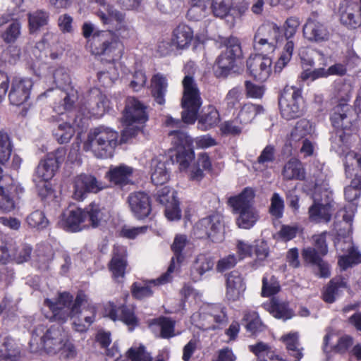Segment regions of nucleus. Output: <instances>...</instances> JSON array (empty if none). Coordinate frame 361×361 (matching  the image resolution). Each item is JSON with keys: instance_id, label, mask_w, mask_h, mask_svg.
Returning a JSON list of instances; mask_svg holds the SVG:
<instances>
[{"instance_id": "f03ea898", "label": "nucleus", "mask_w": 361, "mask_h": 361, "mask_svg": "<svg viewBox=\"0 0 361 361\" xmlns=\"http://www.w3.org/2000/svg\"><path fill=\"white\" fill-rule=\"evenodd\" d=\"M69 293H59L56 301L50 299L44 300V305L51 312V320L64 322L68 318L73 319V326L75 331H85L94 322L96 314L94 306L87 302V297L83 293H78L75 300Z\"/></svg>"}, {"instance_id": "09e8293b", "label": "nucleus", "mask_w": 361, "mask_h": 361, "mask_svg": "<svg viewBox=\"0 0 361 361\" xmlns=\"http://www.w3.org/2000/svg\"><path fill=\"white\" fill-rule=\"evenodd\" d=\"M313 132L314 128L312 123L307 119H301L296 123L291 131L290 140L295 142L299 141L312 135Z\"/></svg>"}, {"instance_id": "0eeeda50", "label": "nucleus", "mask_w": 361, "mask_h": 361, "mask_svg": "<svg viewBox=\"0 0 361 361\" xmlns=\"http://www.w3.org/2000/svg\"><path fill=\"white\" fill-rule=\"evenodd\" d=\"M68 334L60 326H51L45 330L42 324L38 325L32 332L29 348L32 353L44 350L47 353L55 354L62 348Z\"/></svg>"}, {"instance_id": "5701e85b", "label": "nucleus", "mask_w": 361, "mask_h": 361, "mask_svg": "<svg viewBox=\"0 0 361 361\" xmlns=\"http://www.w3.org/2000/svg\"><path fill=\"white\" fill-rule=\"evenodd\" d=\"M338 16L341 23L347 27L355 28L361 25V7L357 2L343 1L339 5Z\"/></svg>"}, {"instance_id": "69168bd1", "label": "nucleus", "mask_w": 361, "mask_h": 361, "mask_svg": "<svg viewBox=\"0 0 361 361\" xmlns=\"http://www.w3.org/2000/svg\"><path fill=\"white\" fill-rule=\"evenodd\" d=\"M156 324L160 328V336L164 338H169L175 336L173 320L166 317H161L157 320Z\"/></svg>"}, {"instance_id": "473e14b6", "label": "nucleus", "mask_w": 361, "mask_h": 361, "mask_svg": "<svg viewBox=\"0 0 361 361\" xmlns=\"http://www.w3.org/2000/svg\"><path fill=\"white\" fill-rule=\"evenodd\" d=\"M133 169L125 164L109 168L106 176L115 185H125L131 181Z\"/></svg>"}, {"instance_id": "72a5a7b5", "label": "nucleus", "mask_w": 361, "mask_h": 361, "mask_svg": "<svg viewBox=\"0 0 361 361\" xmlns=\"http://www.w3.org/2000/svg\"><path fill=\"white\" fill-rule=\"evenodd\" d=\"M264 112L261 105L247 102L240 106L235 115L236 121L243 126L250 124L258 114Z\"/></svg>"}, {"instance_id": "603ef678", "label": "nucleus", "mask_w": 361, "mask_h": 361, "mask_svg": "<svg viewBox=\"0 0 361 361\" xmlns=\"http://www.w3.org/2000/svg\"><path fill=\"white\" fill-rule=\"evenodd\" d=\"M20 350L12 338H7L0 350V361H17Z\"/></svg>"}, {"instance_id": "1a4fd4ad", "label": "nucleus", "mask_w": 361, "mask_h": 361, "mask_svg": "<svg viewBox=\"0 0 361 361\" xmlns=\"http://www.w3.org/2000/svg\"><path fill=\"white\" fill-rule=\"evenodd\" d=\"M53 78L56 86L63 89L57 90L56 94L60 97V99L54 103V110L63 114L72 108L77 99V92L71 86L70 75L64 68H57L53 73Z\"/></svg>"}, {"instance_id": "8fccbe9b", "label": "nucleus", "mask_w": 361, "mask_h": 361, "mask_svg": "<svg viewBox=\"0 0 361 361\" xmlns=\"http://www.w3.org/2000/svg\"><path fill=\"white\" fill-rule=\"evenodd\" d=\"M345 288L346 284L343 279H332L323 292L324 300L329 303L333 302L341 290Z\"/></svg>"}, {"instance_id": "f257e3e1", "label": "nucleus", "mask_w": 361, "mask_h": 361, "mask_svg": "<svg viewBox=\"0 0 361 361\" xmlns=\"http://www.w3.org/2000/svg\"><path fill=\"white\" fill-rule=\"evenodd\" d=\"M99 18L104 25L114 30L100 31L94 34L88 41V47L92 54L104 55L116 61L121 58L123 52V45L119 37H129L130 30L125 23L123 14L118 11L108 10V16L101 11Z\"/></svg>"}, {"instance_id": "052dcab7", "label": "nucleus", "mask_w": 361, "mask_h": 361, "mask_svg": "<svg viewBox=\"0 0 361 361\" xmlns=\"http://www.w3.org/2000/svg\"><path fill=\"white\" fill-rule=\"evenodd\" d=\"M243 319L247 322L246 329L248 331L255 334L262 331L264 326L255 312H245Z\"/></svg>"}, {"instance_id": "680f3d73", "label": "nucleus", "mask_w": 361, "mask_h": 361, "mask_svg": "<svg viewBox=\"0 0 361 361\" xmlns=\"http://www.w3.org/2000/svg\"><path fill=\"white\" fill-rule=\"evenodd\" d=\"M11 144L7 133L0 131V162H6L11 154Z\"/></svg>"}, {"instance_id": "f3484780", "label": "nucleus", "mask_w": 361, "mask_h": 361, "mask_svg": "<svg viewBox=\"0 0 361 361\" xmlns=\"http://www.w3.org/2000/svg\"><path fill=\"white\" fill-rule=\"evenodd\" d=\"M300 22L297 17H290L283 24L284 35L286 38L283 50L276 61L274 68L276 72H280L289 63L292 58L294 42L290 39L296 33Z\"/></svg>"}, {"instance_id": "c9c22d12", "label": "nucleus", "mask_w": 361, "mask_h": 361, "mask_svg": "<svg viewBox=\"0 0 361 361\" xmlns=\"http://www.w3.org/2000/svg\"><path fill=\"white\" fill-rule=\"evenodd\" d=\"M164 157L153 159L151 161V179L154 185H164L169 178V173L166 166Z\"/></svg>"}, {"instance_id": "37998d69", "label": "nucleus", "mask_w": 361, "mask_h": 361, "mask_svg": "<svg viewBox=\"0 0 361 361\" xmlns=\"http://www.w3.org/2000/svg\"><path fill=\"white\" fill-rule=\"evenodd\" d=\"M263 308L269 312L273 317L283 320H287L293 317V312L288 308V305L284 302H279L271 300L269 302L264 303Z\"/></svg>"}, {"instance_id": "13d9d810", "label": "nucleus", "mask_w": 361, "mask_h": 361, "mask_svg": "<svg viewBox=\"0 0 361 361\" xmlns=\"http://www.w3.org/2000/svg\"><path fill=\"white\" fill-rule=\"evenodd\" d=\"M20 23L18 20H13L1 32V37L6 44L14 43L20 37Z\"/></svg>"}, {"instance_id": "f8f14e48", "label": "nucleus", "mask_w": 361, "mask_h": 361, "mask_svg": "<svg viewBox=\"0 0 361 361\" xmlns=\"http://www.w3.org/2000/svg\"><path fill=\"white\" fill-rule=\"evenodd\" d=\"M282 37L281 28L276 24L271 23L262 25L254 36V49L262 54L273 53Z\"/></svg>"}, {"instance_id": "864d4df0", "label": "nucleus", "mask_w": 361, "mask_h": 361, "mask_svg": "<svg viewBox=\"0 0 361 361\" xmlns=\"http://www.w3.org/2000/svg\"><path fill=\"white\" fill-rule=\"evenodd\" d=\"M214 264V259L209 253H201L196 257L192 269L199 276H202L212 270Z\"/></svg>"}, {"instance_id": "4be33fe9", "label": "nucleus", "mask_w": 361, "mask_h": 361, "mask_svg": "<svg viewBox=\"0 0 361 361\" xmlns=\"http://www.w3.org/2000/svg\"><path fill=\"white\" fill-rule=\"evenodd\" d=\"M157 199L161 204L165 205V216L169 220L176 221L181 218L179 202L175 196L174 190L164 186L157 191Z\"/></svg>"}, {"instance_id": "c756f323", "label": "nucleus", "mask_w": 361, "mask_h": 361, "mask_svg": "<svg viewBox=\"0 0 361 361\" xmlns=\"http://www.w3.org/2000/svg\"><path fill=\"white\" fill-rule=\"evenodd\" d=\"M126 249L122 246H115L109 268L115 279L123 278L128 266Z\"/></svg>"}, {"instance_id": "393cba45", "label": "nucleus", "mask_w": 361, "mask_h": 361, "mask_svg": "<svg viewBox=\"0 0 361 361\" xmlns=\"http://www.w3.org/2000/svg\"><path fill=\"white\" fill-rule=\"evenodd\" d=\"M188 244L189 240L186 235L182 234L176 235L171 245V250L174 256L171 258L167 271L162 275V278L160 279L162 282L171 281L172 279L171 274L180 267V265L183 260L184 257L182 255V251L188 245Z\"/></svg>"}, {"instance_id": "a18cd8bd", "label": "nucleus", "mask_w": 361, "mask_h": 361, "mask_svg": "<svg viewBox=\"0 0 361 361\" xmlns=\"http://www.w3.org/2000/svg\"><path fill=\"white\" fill-rule=\"evenodd\" d=\"M220 121L219 114L215 107L209 106L198 119V128L206 131L216 126Z\"/></svg>"}, {"instance_id": "cd10ccee", "label": "nucleus", "mask_w": 361, "mask_h": 361, "mask_svg": "<svg viewBox=\"0 0 361 361\" xmlns=\"http://www.w3.org/2000/svg\"><path fill=\"white\" fill-rule=\"evenodd\" d=\"M92 99L89 103L90 109L83 118H85V124L90 117L99 118L102 116L110 108V102L106 95L102 94L97 89L91 90Z\"/></svg>"}, {"instance_id": "ddd939ff", "label": "nucleus", "mask_w": 361, "mask_h": 361, "mask_svg": "<svg viewBox=\"0 0 361 361\" xmlns=\"http://www.w3.org/2000/svg\"><path fill=\"white\" fill-rule=\"evenodd\" d=\"M226 314L224 308L218 304L204 305L200 312L191 316V322L204 329H214L218 324L226 321Z\"/></svg>"}, {"instance_id": "4d7b16f0", "label": "nucleus", "mask_w": 361, "mask_h": 361, "mask_svg": "<svg viewBox=\"0 0 361 361\" xmlns=\"http://www.w3.org/2000/svg\"><path fill=\"white\" fill-rule=\"evenodd\" d=\"M26 223L30 228L42 230L49 225V220L43 211L37 209L27 215Z\"/></svg>"}, {"instance_id": "0e129e2a", "label": "nucleus", "mask_w": 361, "mask_h": 361, "mask_svg": "<svg viewBox=\"0 0 361 361\" xmlns=\"http://www.w3.org/2000/svg\"><path fill=\"white\" fill-rule=\"evenodd\" d=\"M280 290V286L276 279L271 276L269 279L264 276L262 279V295L264 297H269L276 294Z\"/></svg>"}, {"instance_id": "412c9836", "label": "nucleus", "mask_w": 361, "mask_h": 361, "mask_svg": "<svg viewBox=\"0 0 361 361\" xmlns=\"http://www.w3.org/2000/svg\"><path fill=\"white\" fill-rule=\"evenodd\" d=\"M33 82L30 78L15 77L11 82L8 99L11 104L20 106L30 98Z\"/></svg>"}, {"instance_id": "e433bc0d", "label": "nucleus", "mask_w": 361, "mask_h": 361, "mask_svg": "<svg viewBox=\"0 0 361 361\" xmlns=\"http://www.w3.org/2000/svg\"><path fill=\"white\" fill-rule=\"evenodd\" d=\"M344 166L347 177L361 179V152H348L345 156Z\"/></svg>"}, {"instance_id": "de8ad7c7", "label": "nucleus", "mask_w": 361, "mask_h": 361, "mask_svg": "<svg viewBox=\"0 0 361 361\" xmlns=\"http://www.w3.org/2000/svg\"><path fill=\"white\" fill-rule=\"evenodd\" d=\"M236 213L239 214L236 219V224L240 228L250 229L259 219V214L255 207Z\"/></svg>"}, {"instance_id": "2eb2a0df", "label": "nucleus", "mask_w": 361, "mask_h": 361, "mask_svg": "<svg viewBox=\"0 0 361 361\" xmlns=\"http://www.w3.org/2000/svg\"><path fill=\"white\" fill-rule=\"evenodd\" d=\"M223 218L214 214L202 219L194 228V234L199 238H207L217 243L223 240Z\"/></svg>"}, {"instance_id": "a211bd4d", "label": "nucleus", "mask_w": 361, "mask_h": 361, "mask_svg": "<svg viewBox=\"0 0 361 361\" xmlns=\"http://www.w3.org/2000/svg\"><path fill=\"white\" fill-rule=\"evenodd\" d=\"M224 49L218 56L215 67L221 70L220 74H224L234 67L237 59L241 56V47L238 38L229 37L224 41Z\"/></svg>"}, {"instance_id": "9d476101", "label": "nucleus", "mask_w": 361, "mask_h": 361, "mask_svg": "<svg viewBox=\"0 0 361 361\" xmlns=\"http://www.w3.org/2000/svg\"><path fill=\"white\" fill-rule=\"evenodd\" d=\"M183 95L182 120L185 123L192 124L197 119L198 111L202 105V99L197 85L192 77L185 76L183 80Z\"/></svg>"}, {"instance_id": "bb28decb", "label": "nucleus", "mask_w": 361, "mask_h": 361, "mask_svg": "<svg viewBox=\"0 0 361 361\" xmlns=\"http://www.w3.org/2000/svg\"><path fill=\"white\" fill-rule=\"evenodd\" d=\"M128 202L130 211L135 218L142 219L150 214L151 203L147 194L142 192L131 193Z\"/></svg>"}, {"instance_id": "aec40b11", "label": "nucleus", "mask_w": 361, "mask_h": 361, "mask_svg": "<svg viewBox=\"0 0 361 361\" xmlns=\"http://www.w3.org/2000/svg\"><path fill=\"white\" fill-rule=\"evenodd\" d=\"M73 197L81 200L87 192L97 193L105 188L104 184L91 174L82 173L77 176L73 180Z\"/></svg>"}, {"instance_id": "c85d7f7f", "label": "nucleus", "mask_w": 361, "mask_h": 361, "mask_svg": "<svg viewBox=\"0 0 361 361\" xmlns=\"http://www.w3.org/2000/svg\"><path fill=\"white\" fill-rule=\"evenodd\" d=\"M171 39L176 50L188 49L194 39L193 30L185 23H180L173 30Z\"/></svg>"}, {"instance_id": "39448f33", "label": "nucleus", "mask_w": 361, "mask_h": 361, "mask_svg": "<svg viewBox=\"0 0 361 361\" xmlns=\"http://www.w3.org/2000/svg\"><path fill=\"white\" fill-rule=\"evenodd\" d=\"M103 219L102 209L98 204L92 202L85 209L73 208L66 210L63 214L59 224L66 231L78 232L90 226L96 227Z\"/></svg>"}, {"instance_id": "6e6d98bb", "label": "nucleus", "mask_w": 361, "mask_h": 361, "mask_svg": "<svg viewBox=\"0 0 361 361\" xmlns=\"http://www.w3.org/2000/svg\"><path fill=\"white\" fill-rule=\"evenodd\" d=\"M49 14L43 11H35L28 15L29 30L30 33L38 31L48 23Z\"/></svg>"}, {"instance_id": "5fc2aeb1", "label": "nucleus", "mask_w": 361, "mask_h": 361, "mask_svg": "<svg viewBox=\"0 0 361 361\" xmlns=\"http://www.w3.org/2000/svg\"><path fill=\"white\" fill-rule=\"evenodd\" d=\"M282 341L286 345L289 354L298 360L302 357V348H299L298 333H289L281 337Z\"/></svg>"}, {"instance_id": "58836bf2", "label": "nucleus", "mask_w": 361, "mask_h": 361, "mask_svg": "<svg viewBox=\"0 0 361 361\" xmlns=\"http://www.w3.org/2000/svg\"><path fill=\"white\" fill-rule=\"evenodd\" d=\"M304 36L312 41H324L328 39L329 33L326 27L321 23L308 20L303 27Z\"/></svg>"}, {"instance_id": "774afa93", "label": "nucleus", "mask_w": 361, "mask_h": 361, "mask_svg": "<svg viewBox=\"0 0 361 361\" xmlns=\"http://www.w3.org/2000/svg\"><path fill=\"white\" fill-rule=\"evenodd\" d=\"M245 127L241 126L235 117L234 120L227 121L221 123L220 130L224 134L236 135L240 134Z\"/></svg>"}, {"instance_id": "4c0bfd02", "label": "nucleus", "mask_w": 361, "mask_h": 361, "mask_svg": "<svg viewBox=\"0 0 361 361\" xmlns=\"http://www.w3.org/2000/svg\"><path fill=\"white\" fill-rule=\"evenodd\" d=\"M161 278L162 275L159 278L154 280L135 282L133 284L131 288L133 297L137 299H142L151 296L153 293L152 288L167 283L162 282L160 280Z\"/></svg>"}, {"instance_id": "7c9ffc66", "label": "nucleus", "mask_w": 361, "mask_h": 361, "mask_svg": "<svg viewBox=\"0 0 361 361\" xmlns=\"http://www.w3.org/2000/svg\"><path fill=\"white\" fill-rule=\"evenodd\" d=\"M104 315L114 321L121 320L128 326H134L137 323L134 312L131 309L126 307H121L117 309L111 303L106 305Z\"/></svg>"}, {"instance_id": "4468645a", "label": "nucleus", "mask_w": 361, "mask_h": 361, "mask_svg": "<svg viewBox=\"0 0 361 361\" xmlns=\"http://www.w3.org/2000/svg\"><path fill=\"white\" fill-rule=\"evenodd\" d=\"M322 188H317L312 195L314 204L309 209L310 219L314 222H329L331 217L332 191L324 188V197H322Z\"/></svg>"}, {"instance_id": "3c124183", "label": "nucleus", "mask_w": 361, "mask_h": 361, "mask_svg": "<svg viewBox=\"0 0 361 361\" xmlns=\"http://www.w3.org/2000/svg\"><path fill=\"white\" fill-rule=\"evenodd\" d=\"M209 0H189L190 8L188 9L187 16L192 20H200L204 18L207 13V3Z\"/></svg>"}, {"instance_id": "338daca9", "label": "nucleus", "mask_w": 361, "mask_h": 361, "mask_svg": "<svg viewBox=\"0 0 361 361\" xmlns=\"http://www.w3.org/2000/svg\"><path fill=\"white\" fill-rule=\"evenodd\" d=\"M361 188V179L353 178L351 185L345 188V197L350 204L357 200L360 195V188Z\"/></svg>"}, {"instance_id": "2f4dec72", "label": "nucleus", "mask_w": 361, "mask_h": 361, "mask_svg": "<svg viewBox=\"0 0 361 361\" xmlns=\"http://www.w3.org/2000/svg\"><path fill=\"white\" fill-rule=\"evenodd\" d=\"M85 125V118L78 120V116H77L72 124L66 122L59 124L57 128L54 130V135L59 143H66L73 136L75 128H82Z\"/></svg>"}, {"instance_id": "6e6552de", "label": "nucleus", "mask_w": 361, "mask_h": 361, "mask_svg": "<svg viewBox=\"0 0 361 361\" xmlns=\"http://www.w3.org/2000/svg\"><path fill=\"white\" fill-rule=\"evenodd\" d=\"M146 107L135 97H128L123 114L125 128L121 134V142H127L142 131L148 120Z\"/></svg>"}, {"instance_id": "c03bdc74", "label": "nucleus", "mask_w": 361, "mask_h": 361, "mask_svg": "<svg viewBox=\"0 0 361 361\" xmlns=\"http://www.w3.org/2000/svg\"><path fill=\"white\" fill-rule=\"evenodd\" d=\"M17 189V185L13 182L6 186H0V210L10 212L16 207V202L13 193Z\"/></svg>"}, {"instance_id": "dca6fc26", "label": "nucleus", "mask_w": 361, "mask_h": 361, "mask_svg": "<svg viewBox=\"0 0 361 361\" xmlns=\"http://www.w3.org/2000/svg\"><path fill=\"white\" fill-rule=\"evenodd\" d=\"M210 9L216 18H228L227 23L233 27L247 10V6H234L233 0H211Z\"/></svg>"}, {"instance_id": "423d86ee", "label": "nucleus", "mask_w": 361, "mask_h": 361, "mask_svg": "<svg viewBox=\"0 0 361 361\" xmlns=\"http://www.w3.org/2000/svg\"><path fill=\"white\" fill-rule=\"evenodd\" d=\"M118 142L117 131L101 126L90 130L87 139L84 144V149L85 151H90L98 158H111L113 157Z\"/></svg>"}, {"instance_id": "6ab92c4d", "label": "nucleus", "mask_w": 361, "mask_h": 361, "mask_svg": "<svg viewBox=\"0 0 361 361\" xmlns=\"http://www.w3.org/2000/svg\"><path fill=\"white\" fill-rule=\"evenodd\" d=\"M267 54L259 52L251 55L247 61L249 73L256 80L265 81L271 73L272 60Z\"/></svg>"}, {"instance_id": "e2e57ef3", "label": "nucleus", "mask_w": 361, "mask_h": 361, "mask_svg": "<svg viewBox=\"0 0 361 361\" xmlns=\"http://www.w3.org/2000/svg\"><path fill=\"white\" fill-rule=\"evenodd\" d=\"M269 213L276 219L282 217L284 209L283 199L277 192H274L271 197Z\"/></svg>"}, {"instance_id": "f704fd0d", "label": "nucleus", "mask_w": 361, "mask_h": 361, "mask_svg": "<svg viewBox=\"0 0 361 361\" xmlns=\"http://www.w3.org/2000/svg\"><path fill=\"white\" fill-rule=\"evenodd\" d=\"M255 192L252 188H246L238 195L231 197L228 199V204L236 212L254 208L253 200Z\"/></svg>"}, {"instance_id": "a19ab883", "label": "nucleus", "mask_w": 361, "mask_h": 361, "mask_svg": "<svg viewBox=\"0 0 361 361\" xmlns=\"http://www.w3.org/2000/svg\"><path fill=\"white\" fill-rule=\"evenodd\" d=\"M343 250H345L346 252L339 257L338 262L343 270L361 263V254L353 246L351 242H345Z\"/></svg>"}, {"instance_id": "9b49d317", "label": "nucleus", "mask_w": 361, "mask_h": 361, "mask_svg": "<svg viewBox=\"0 0 361 361\" xmlns=\"http://www.w3.org/2000/svg\"><path fill=\"white\" fill-rule=\"evenodd\" d=\"M281 116L291 120L302 116L305 113V102L301 90L295 87H286L279 99Z\"/></svg>"}, {"instance_id": "b1692460", "label": "nucleus", "mask_w": 361, "mask_h": 361, "mask_svg": "<svg viewBox=\"0 0 361 361\" xmlns=\"http://www.w3.org/2000/svg\"><path fill=\"white\" fill-rule=\"evenodd\" d=\"M62 152L57 150L55 153H49L46 158L38 164L33 177L35 182L49 181L54 176L60 163L57 154Z\"/></svg>"}, {"instance_id": "a878e982", "label": "nucleus", "mask_w": 361, "mask_h": 361, "mask_svg": "<svg viewBox=\"0 0 361 361\" xmlns=\"http://www.w3.org/2000/svg\"><path fill=\"white\" fill-rule=\"evenodd\" d=\"M246 290L244 277L237 271H233L226 276V298L229 301L240 300Z\"/></svg>"}, {"instance_id": "ea45409f", "label": "nucleus", "mask_w": 361, "mask_h": 361, "mask_svg": "<svg viewBox=\"0 0 361 361\" xmlns=\"http://www.w3.org/2000/svg\"><path fill=\"white\" fill-rule=\"evenodd\" d=\"M248 348L259 361H286L265 343L259 342L255 345H249Z\"/></svg>"}, {"instance_id": "7ed1b4c3", "label": "nucleus", "mask_w": 361, "mask_h": 361, "mask_svg": "<svg viewBox=\"0 0 361 361\" xmlns=\"http://www.w3.org/2000/svg\"><path fill=\"white\" fill-rule=\"evenodd\" d=\"M169 136L176 150V161L179 165V170L185 172L190 180L200 181L204 176L203 170L212 169V161L209 155L205 152L200 153L196 162L190 165V162L195 159L191 137L180 130L171 131Z\"/></svg>"}, {"instance_id": "79ce46f5", "label": "nucleus", "mask_w": 361, "mask_h": 361, "mask_svg": "<svg viewBox=\"0 0 361 361\" xmlns=\"http://www.w3.org/2000/svg\"><path fill=\"white\" fill-rule=\"evenodd\" d=\"M168 82L166 78L161 74L157 73L151 79L152 94L155 101L159 104H164L165 102L164 96L167 90Z\"/></svg>"}, {"instance_id": "49530a36", "label": "nucleus", "mask_w": 361, "mask_h": 361, "mask_svg": "<svg viewBox=\"0 0 361 361\" xmlns=\"http://www.w3.org/2000/svg\"><path fill=\"white\" fill-rule=\"evenodd\" d=\"M282 175L287 180H302L305 178V171L299 160L292 159L285 164Z\"/></svg>"}, {"instance_id": "bf43d9fd", "label": "nucleus", "mask_w": 361, "mask_h": 361, "mask_svg": "<svg viewBox=\"0 0 361 361\" xmlns=\"http://www.w3.org/2000/svg\"><path fill=\"white\" fill-rule=\"evenodd\" d=\"M126 357L130 361H152L151 354L141 344L129 348L126 352Z\"/></svg>"}, {"instance_id": "20e7f679", "label": "nucleus", "mask_w": 361, "mask_h": 361, "mask_svg": "<svg viewBox=\"0 0 361 361\" xmlns=\"http://www.w3.org/2000/svg\"><path fill=\"white\" fill-rule=\"evenodd\" d=\"M352 92L353 87L350 82L343 81L336 82L334 97L338 104L333 110L331 120L335 128L343 131L339 134L342 141H344L345 135H350L353 130L355 115L350 106L348 104Z\"/></svg>"}]
</instances>
